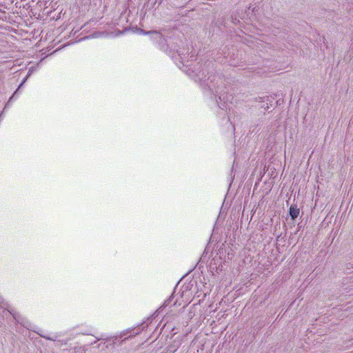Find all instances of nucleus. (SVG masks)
Masks as SVG:
<instances>
[{"instance_id": "obj_1", "label": "nucleus", "mask_w": 353, "mask_h": 353, "mask_svg": "<svg viewBox=\"0 0 353 353\" xmlns=\"http://www.w3.org/2000/svg\"><path fill=\"white\" fill-rule=\"evenodd\" d=\"M210 63H205L194 67V69H188V75H190L196 81H200L201 85L207 87L210 91L216 95L219 92V83L223 80L221 75H215L209 72Z\"/></svg>"}, {"instance_id": "obj_2", "label": "nucleus", "mask_w": 353, "mask_h": 353, "mask_svg": "<svg viewBox=\"0 0 353 353\" xmlns=\"http://www.w3.org/2000/svg\"><path fill=\"white\" fill-rule=\"evenodd\" d=\"M289 213L292 219L294 220L299 214V209L295 205H291Z\"/></svg>"}, {"instance_id": "obj_3", "label": "nucleus", "mask_w": 353, "mask_h": 353, "mask_svg": "<svg viewBox=\"0 0 353 353\" xmlns=\"http://www.w3.org/2000/svg\"><path fill=\"white\" fill-rule=\"evenodd\" d=\"M30 73L28 72V75L26 77V78L22 81V82L19 85L18 88L16 90V91L14 92V94L10 97V100H13L16 95L18 94L19 89L22 85L25 83V82L27 81L28 78L30 77Z\"/></svg>"}, {"instance_id": "obj_4", "label": "nucleus", "mask_w": 353, "mask_h": 353, "mask_svg": "<svg viewBox=\"0 0 353 353\" xmlns=\"http://www.w3.org/2000/svg\"><path fill=\"white\" fill-rule=\"evenodd\" d=\"M145 34H151L152 35V38L155 39H161L162 36L159 32H157L156 31L154 32H144Z\"/></svg>"}, {"instance_id": "obj_5", "label": "nucleus", "mask_w": 353, "mask_h": 353, "mask_svg": "<svg viewBox=\"0 0 353 353\" xmlns=\"http://www.w3.org/2000/svg\"><path fill=\"white\" fill-rule=\"evenodd\" d=\"M178 52H179V55L181 57V59L183 61H185V60H184L185 59V55H183V53L181 51H179Z\"/></svg>"}, {"instance_id": "obj_6", "label": "nucleus", "mask_w": 353, "mask_h": 353, "mask_svg": "<svg viewBox=\"0 0 353 353\" xmlns=\"http://www.w3.org/2000/svg\"><path fill=\"white\" fill-rule=\"evenodd\" d=\"M41 336L42 337H43V338H46V339H48V340H50V341H55V339H54V338H51V337H48V336H43V335H41Z\"/></svg>"}, {"instance_id": "obj_7", "label": "nucleus", "mask_w": 353, "mask_h": 353, "mask_svg": "<svg viewBox=\"0 0 353 353\" xmlns=\"http://www.w3.org/2000/svg\"><path fill=\"white\" fill-rule=\"evenodd\" d=\"M12 316L14 317V319L17 320V321H19V320L17 319V316L14 314H12Z\"/></svg>"}, {"instance_id": "obj_8", "label": "nucleus", "mask_w": 353, "mask_h": 353, "mask_svg": "<svg viewBox=\"0 0 353 353\" xmlns=\"http://www.w3.org/2000/svg\"><path fill=\"white\" fill-rule=\"evenodd\" d=\"M220 108L224 110L225 108H227V107L225 105H223V107L220 106Z\"/></svg>"}, {"instance_id": "obj_9", "label": "nucleus", "mask_w": 353, "mask_h": 353, "mask_svg": "<svg viewBox=\"0 0 353 353\" xmlns=\"http://www.w3.org/2000/svg\"><path fill=\"white\" fill-rule=\"evenodd\" d=\"M10 101H11V100H10V99H9V101H8V102H7L6 105H8L9 102H10Z\"/></svg>"}, {"instance_id": "obj_10", "label": "nucleus", "mask_w": 353, "mask_h": 353, "mask_svg": "<svg viewBox=\"0 0 353 353\" xmlns=\"http://www.w3.org/2000/svg\"><path fill=\"white\" fill-rule=\"evenodd\" d=\"M10 101H11V100H10V99H9V101H8V102H7L6 105H8L9 102H10Z\"/></svg>"}]
</instances>
